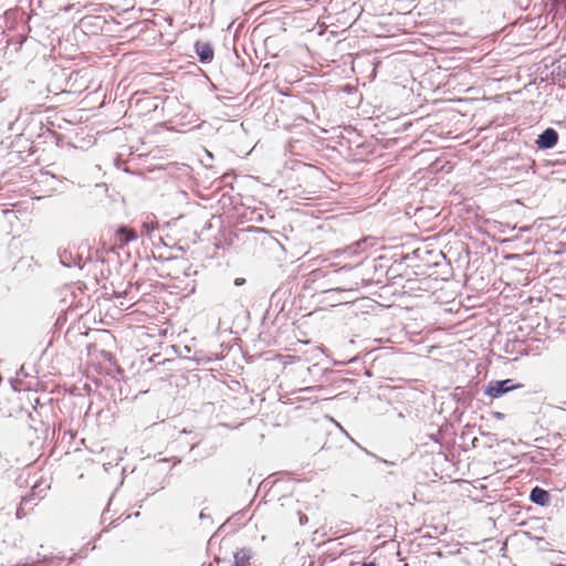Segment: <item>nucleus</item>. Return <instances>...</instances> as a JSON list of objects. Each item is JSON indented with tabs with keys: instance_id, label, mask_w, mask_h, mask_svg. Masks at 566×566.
<instances>
[{
	"instance_id": "nucleus-5",
	"label": "nucleus",
	"mask_w": 566,
	"mask_h": 566,
	"mask_svg": "<svg viewBox=\"0 0 566 566\" xmlns=\"http://www.w3.org/2000/svg\"><path fill=\"white\" fill-rule=\"evenodd\" d=\"M253 553L250 549L241 548L234 553V566H250Z\"/></svg>"
},
{
	"instance_id": "nucleus-11",
	"label": "nucleus",
	"mask_w": 566,
	"mask_h": 566,
	"mask_svg": "<svg viewBox=\"0 0 566 566\" xmlns=\"http://www.w3.org/2000/svg\"><path fill=\"white\" fill-rule=\"evenodd\" d=\"M244 283H245V280H244L243 277H237V279L234 280V284H235L237 286H241V285H243Z\"/></svg>"
},
{
	"instance_id": "nucleus-4",
	"label": "nucleus",
	"mask_w": 566,
	"mask_h": 566,
	"mask_svg": "<svg viewBox=\"0 0 566 566\" xmlns=\"http://www.w3.org/2000/svg\"><path fill=\"white\" fill-rule=\"evenodd\" d=\"M196 52L202 63H209L213 59V49L209 43L197 42Z\"/></svg>"
},
{
	"instance_id": "nucleus-9",
	"label": "nucleus",
	"mask_w": 566,
	"mask_h": 566,
	"mask_svg": "<svg viewBox=\"0 0 566 566\" xmlns=\"http://www.w3.org/2000/svg\"><path fill=\"white\" fill-rule=\"evenodd\" d=\"M535 503L539 505H546L548 503V497H531Z\"/></svg>"
},
{
	"instance_id": "nucleus-10",
	"label": "nucleus",
	"mask_w": 566,
	"mask_h": 566,
	"mask_svg": "<svg viewBox=\"0 0 566 566\" xmlns=\"http://www.w3.org/2000/svg\"><path fill=\"white\" fill-rule=\"evenodd\" d=\"M283 484H284L283 482H274V484L272 485L271 490L273 492L282 491V485Z\"/></svg>"
},
{
	"instance_id": "nucleus-14",
	"label": "nucleus",
	"mask_w": 566,
	"mask_h": 566,
	"mask_svg": "<svg viewBox=\"0 0 566 566\" xmlns=\"http://www.w3.org/2000/svg\"><path fill=\"white\" fill-rule=\"evenodd\" d=\"M565 405H566V401H565Z\"/></svg>"
},
{
	"instance_id": "nucleus-13",
	"label": "nucleus",
	"mask_w": 566,
	"mask_h": 566,
	"mask_svg": "<svg viewBox=\"0 0 566 566\" xmlns=\"http://www.w3.org/2000/svg\"><path fill=\"white\" fill-rule=\"evenodd\" d=\"M496 417H497V418H502V417H503V415H502V413H500V412H497V413H496Z\"/></svg>"
},
{
	"instance_id": "nucleus-7",
	"label": "nucleus",
	"mask_w": 566,
	"mask_h": 566,
	"mask_svg": "<svg viewBox=\"0 0 566 566\" xmlns=\"http://www.w3.org/2000/svg\"><path fill=\"white\" fill-rule=\"evenodd\" d=\"M158 229V224L153 221H145L142 224V231L147 237H151L153 232Z\"/></svg>"
},
{
	"instance_id": "nucleus-8",
	"label": "nucleus",
	"mask_w": 566,
	"mask_h": 566,
	"mask_svg": "<svg viewBox=\"0 0 566 566\" xmlns=\"http://www.w3.org/2000/svg\"><path fill=\"white\" fill-rule=\"evenodd\" d=\"M530 495H548V493L545 490L536 486L531 491Z\"/></svg>"
},
{
	"instance_id": "nucleus-1",
	"label": "nucleus",
	"mask_w": 566,
	"mask_h": 566,
	"mask_svg": "<svg viewBox=\"0 0 566 566\" xmlns=\"http://www.w3.org/2000/svg\"><path fill=\"white\" fill-rule=\"evenodd\" d=\"M518 387L520 385H514L512 379L494 380L489 382L485 389V395H488L491 398H499L502 395Z\"/></svg>"
},
{
	"instance_id": "nucleus-3",
	"label": "nucleus",
	"mask_w": 566,
	"mask_h": 566,
	"mask_svg": "<svg viewBox=\"0 0 566 566\" xmlns=\"http://www.w3.org/2000/svg\"><path fill=\"white\" fill-rule=\"evenodd\" d=\"M137 239V233L134 229L120 227L115 233V241L118 247H124Z\"/></svg>"
},
{
	"instance_id": "nucleus-6",
	"label": "nucleus",
	"mask_w": 566,
	"mask_h": 566,
	"mask_svg": "<svg viewBox=\"0 0 566 566\" xmlns=\"http://www.w3.org/2000/svg\"><path fill=\"white\" fill-rule=\"evenodd\" d=\"M57 253L60 262L63 266L71 268L77 264L75 255H73V253L69 252L66 249H59Z\"/></svg>"
},
{
	"instance_id": "nucleus-12",
	"label": "nucleus",
	"mask_w": 566,
	"mask_h": 566,
	"mask_svg": "<svg viewBox=\"0 0 566 566\" xmlns=\"http://www.w3.org/2000/svg\"><path fill=\"white\" fill-rule=\"evenodd\" d=\"M361 566H377L374 562L364 563Z\"/></svg>"
},
{
	"instance_id": "nucleus-2",
	"label": "nucleus",
	"mask_w": 566,
	"mask_h": 566,
	"mask_svg": "<svg viewBox=\"0 0 566 566\" xmlns=\"http://www.w3.org/2000/svg\"><path fill=\"white\" fill-rule=\"evenodd\" d=\"M558 142V133L554 128H546L538 135L536 145L539 149H551Z\"/></svg>"
}]
</instances>
